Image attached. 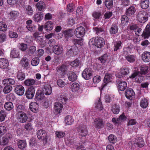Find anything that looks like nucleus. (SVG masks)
Returning a JSON list of instances; mask_svg holds the SVG:
<instances>
[{
  "instance_id": "obj_23",
  "label": "nucleus",
  "mask_w": 150,
  "mask_h": 150,
  "mask_svg": "<svg viewBox=\"0 0 150 150\" xmlns=\"http://www.w3.org/2000/svg\"><path fill=\"white\" fill-rule=\"evenodd\" d=\"M9 64L8 60L4 58L0 59V68L3 69H6Z\"/></svg>"
},
{
  "instance_id": "obj_52",
  "label": "nucleus",
  "mask_w": 150,
  "mask_h": 150,
  "mask_svg": "<svg viewBox=\"0 0 150 150\" xmlns=\"http://www.w3.org/2000/svg\"><path fill=\"white\" fill-rule=\"evenodd\" d=\"M59 99V101L63 104H66L68 100V98L66 96L63 94L60 95Z\"/></svg>"
},
{
  "instance_id": "obj_29",
  "label": "nucleus",
  "mask_w": 150,
  "mask_h": 150,
  "mask_svg": "<svg viewBox=\"0 0 150 150\" xmlns=\"http://www.w3.org/2000/svg\"><path fill=\"white\" fill-rule=\"evenodd\" d=\"M2 83L4 85L11 86L15 84V81L13 79L10 78L4 79Z\"/></svg>"
},
{
  "instance_id": "obj_64",
  "label": "nucleus",
  "mask_w": 150,
  "mask_h": 150,
  "mask_svg": "<svg viewBox=\"0 0 150 150\" xmlns=\"http://www.w3.org/2000/svg\"><path fill=\"white\" fill-rule=\"evenodd\" d=\"M6 86L3 89V92L5 93H9L12 90V86L5 85Z\"/></svg>"
},
{
  "instance_id": "obj_31",
  "label": "nucleus",
  "mask_w": 150,
  "mask_h": 150,
  "mask_svg": "<svg viewBox=\"0 0 150 150\" xmlns=\"http://www.w3.org/2000/svg\"><path fill=\"white\" fill-rule=\"evenodd\" d=\"M11 57L12 58H20L19 52L16 48L12 49L10 53Z\"/></svg>"
},
{
  "instance_id": "obj_20",
  "label": "nucleus",
  "mask_w": 150,
  "mask_h": 150,
  "mask_svg": "<svg viewBox=\"0 0 150 150\" xmlns=\"http://www.w3.org/2000/svg\"><path fill=\"white\" fill-rule=\"evenodd\" d=\"M141 58L143 61L145 62L150 61V52L144 51L142 54Z\"/></svg>"
},
{
  "instance_id": "obj_12",
  "label": "nucleus",
  "mask_w": 150,
  "mask_h": 150,
  "mask_svg": "<svg viewBox=\"0 0 150 150\" xmlns=\"http://www.w3.org/2000/svg\"><path fill=\"white\" fill-rule=\"evenodd\" d=\"M111 74L109 73L106 74L103 80V82L101 85L100 90H102L108 85L111 78Z\"/></svg>"
},
{
  "instance_id": "obj_41",
  "label": "nucleus",
  "mask_w": 150,
  "mask_h": 150,
  "mask_svg": "<svg viewBox=\"0 0 150 150\" xmlns=\"http://www.w3.org/2000/svg\"><path fill=\"white\" fill-rule=\"evenodd\" d=\"M122 47V44L120 40L117 41L114 44L113 47L114 51H117L120 49Z\"/></svg>"
},
{
  "instance_id": "obj_18",
  "label": "nucleus",
  "mask_w": 150,
  "mask_h": 150,
  "mask_svg": "<svg viewBox=\"0 0 150 150\" xmlns=\"http://www.w3.org/2000/svg\"><path fill=\"white\" fill-rule=\"evenodd\" d=\"M63 49L61 46L58 45H54L53 48V51L56 54L60 55L63 53Z\"/></svg>"
},
{
  "instance_id": "obj_3",
  "label": "nucleus",
  "mask_w": 150,
  "mask_h": 150,
  "mask_svg": "<svg viewBox=\"0 0 150 150\" xmlns=\"http://www.w3.org/2000/svg\"><path fill=\"white\" fill-rule=\"evenodd\" d=\"M82 77L85 79L88 80L92 77L93 70L89 68H86L82 73Z\"/></svg>"
},
{
  "instance_id": "obj_7",
  "label": "nucleus",
  "mask_w": 150,
  "mask_h": 150,
  "mask_svg": "<svg viewBox=\"0 0 150 150\" xmlns=\"http://www.w3.org/2000/svg\"><path fill=\"white\" fill-rule=\"evenodd\" d=\"M35 92V87L32 86L28 88L26 91L25 95L26 98L28 99H31L34 96Z\"/></svg>"
},
{
  "instance_id": "obj_37",
  "label": "nucleus",
  "mask_w": 150,
  "mask_h": 150,
  "mask_svg": "<svg viewBox=\"0 0 150 150\" xmlns=\"http://www.w3.org/2000/svg\"><path fill=\"white\" fill-rule=\"evenodd\" d=\"M36 7L39 11H44L45 8V5L43 1H40L36 5Z\"/></svg>"
},
{
  "instance_id": "obj_34",
  "label": "nucleus",
  "mask_w": 150,
  "mask_h": 150,
  "mask_svg": "<svg viewBox=\"0 0 150 150\" xmlns=\"http://www.w3.org/2000/svg\"><path fill=\"white\" fill-rule=\"evenodd\" d=\"M39 106L38 104L36 102H31L30 105V110L34 112H37Z\"/></svg>"
},
{
  "instance_id": "obj_35",
  "label": "nucleus",
  "mask_w": 150,
  "mask_h": 150,
  "mask_svg": "<svg viewBox=\"0 0 150 150\" xmlns=\"http://www.w3.org/2000/svg\"><path fill=\"white\" fill-rule=\"evenodd\" d=\"M53 28L52 22L49 21L46 22L44 25V29L46 31H49L52 30Z\"/></svg>"
},
{
  "instance_id": "obj_10",
  "label": "nucleus",
  "mask_w": 150,
  "mask_h": 150,
  "mask_svg": "<svg viewBox=\"0 0 150 150\" xmlns=\"http://www.w3.org/2000/svg\"><path fill=\"white\" fill-rule=\"evenodd\" d=\"M44 15V13L43 12H37L33 16V19L35 22H40L43 19Z\"/></svg>"
},
{
  "instance_id": "obj_57",
  "label": "nucleus",
  "mask_w": 150,
  "mask_h": 150,
  "mask_svg": "<svg viewBox=\"0 0 150 150\" xmlns=\"http://www.w3.org/2000/svg\"><path fill=\"white\" fill-rule=\"evenodd\" d=\"M7 26L6 23L3 21L0 22V30L4 32L6 31Z\"/></svg>"
},
{
  "instance_id": "obj_46",
  "label": "nucleus",
  "mask_w": 150,
  "mask_h": 150,
  "mask_svg": "<svg viewBox=\"0 0 150 150\" xmlns=\"http://www.w3.org/2000/svg\"><path fill=\"white\" fill-rule=\"evenodd\" d=\"M80 86L79 83L74 82L71 85V91L73 92H76L79 89Z\"/></svg>"
},
{
  "instance_id": "obj_1",
  "label": "nucleus",
  "mask_w": 150,
  "mask_h": 150,
  "mask_svg": "<svg viewBox=\"0 0 150 150\" xmlns=\"http://www.w3.org/2000/svg\"><path fill=\"white\" fill-rule=\"evenodd\" d=\"M89 45H94L98 48H101L105 45V41L104 39L101 37L93 38L90 40L88 42Z\"/></svg>"
},
{
  "instance_id": "obj_60",
  "label": "nucleus",
  "mask_w": 150,
  "mask_h": 150,
  "mask_svg": "<svg viewBox=\"0 0 150 150\" xmlns=\"http://www.w3.org/2000/svg\"><path fill=\"white\" fill-rule=\"evenodd\" d=\"M40 59L38 57L33 58L31 61V64L33 66H37L39 63Z\"/></svg>"
},
{
  "instance_id": "obj_22",
  "label": "nucleus",
  "mask_w": 150,
  "mask_h": 150,
  "mask_svg": "<svg viewBox=\"0 0 150 150\" xmlns=\"http://www.w3.org/2000/svg\"><path fill=\"white\" fill-rule=\"evenodd\" d=\"M149 99L148 98H144L141 99L140 102V105L143 109L147 108L149 104Z\"/></svg>"
},
{
  "instance_id": "obj_39",
  "label": "nucleus",
  "mask_w": 150,
  "mask_h": 150,
  "mask_svg": "<svg viewBox=\"0 0 150 150\" xmlns=\"http://www.w3.org/2000/svg\"><path fill=\"white\" fill-rule=\"evenodd\" d=\"M35 82L36 81L33 79L28 78L25 80L24 83L26 86H31L35 84Z\"/></svg>"
},
{
  "instance_id": "obj_11",
  "label": "nucleus",
  "mask_w": 150,
  "mask_h": 150,
  "mask_svg": "<svg viewBox=\"0 0 150 150\" xmlns=\"http://www.w3.org/2000/svg\"><path fill=\"white\" fill-rule=\"evenodd\" d=\"M78 130L79 134L82 137L85 136L87 134V130L86 127L84 125H79Z\"/></svg>"
},
{
  "instance_id": "obj_58",
  "label": "nucleus",
  "mask_w": 150,
  "mask_h": 150,
  "mask_svg": "<svg viewBox=\"0 0 150 150\" xmlns=\"http://www.w3.org/2000/svg\"><path fill=\"white\" fill-rule=\"evenodd\" d=\"M6 116V113L5 110H1L0 111V121H4Z\"/></svg>"
},
{
  "instance_id": "obj_61",
  "label": "nucleus",
  "mask_w": 150,
  "mask_h": 150,
  "mask_svg": "<svg viewBox=\"0 0 150 150\" xmlns=\"http://www.w3.org/2000/svg\"><path fill=\"white\" fill-rule=\"evenodd\" d=\"M108 55L107 54H105L99 58V60L100 61L102 64H104L108 59Z\"/></svg>"
},
{
  "instance_id": "obj_40",
  "label": "nucleus",
  "mask_w": 150,
  "mask_h": 150,
  "mask_svg": "<svg viewBox=\"0 0 150 150\" xmlns=\"http://www.w3.org/2000/svg\"><path fill=\"white\" fill-rule=\"evenodd\" d=\"M120 109V108L119 105L114 104L112 106L111 110L114 114H117L119 112Z\"/></svg>"
},
{
  "instance_id": "obj_17",
  "label": "nucleus",
  "mask_w": 150,
  "mask_h": 150,
  "mask_svg": "<svg viewBox=\"0 0 150 150\" xmlns=\"http://www.w3.org/2000/svg\"><path fill=\"white\" fill-rule=\"evenodd\" d=\"M14 91L18 95L22 96L23 94L24 93V88L21 85H17L16 86L14 89Z\"/></svg>"
},
{
  "instance_id": "obj_30",
  "label": "nucleus",
  "mask_w": 150,
  "mask_h": 150,
  "mask_svg": "<svg viewBox=\"0 0 150 150\" xmlns=\"http://www.w3.org/2000/svg\"><path fill=\"white\" fill-rule=\"evenodd\" d=\"M148 66L146 65H142L140 67V71L139 73L141 75H145L148 72Z\"/></svg>"
},
{
  "instance_id": "obj_24",
  "label": "nucleus",
  "mask_w": 150,
  "mask_h": 150,
  "mask_svg": "<svg viewBox=\"0 0 150 150\" xmlns=\"http://www.w3.org/2000/svg\"><path fill=\"white\" fill-rule=\"evenodd\" d=\"M134 142V144L140 148L142 147L144 145L145 143L144 140L141 137H139L135 139Z\"/></svg>"
},
{
  "instance_id": "obj_59",
  "label": "nucleus",
  "mask_w": 150,
  "mask_h": 150,
  "mask_svg": "<svg viewBox=\"0 0 150 150\" xmlns=\"http://www.w3.org/2000/svg\"><path fill=\"white\" fill-rule=\"evenodd\" d=\"M108 140L111 143L114 144L117 141V138L114 135L110 134L108 137Z\"/></svg>"
},
{
  "instance_id": "obj_2",
  "label": "nucleus",
  "mask_w": 150,
  "mask_h": 150,
  "mask_svg": "<svg viewBox=\"0 0 150 150\" xmlns=\"http://www.w3.org/2000/svg\"><path fill=\"white\" fill-rule=\"evenodd\" d=\"M148 17L147 13L144 10L139 11L137 16V20L140 23H142L146 22L148 19Z\"/></svg>"
},
{
  "instance_id": "obj_51",
  "label": "nucleus",
  "mask_w": 150,
  "mask_h": 150,
  "mask_svg": "<svg viewBox=\"0 0 150 150\" xmlns=\"http://www.w3.org/2000/svg\"><path fill=\"white\" fill-rule=\"evenodd\" d=\"M25 74L24 73L21 71H18V72L17 78L18 81H22L25 78Z\"/></svg>"
},
{
  "instance_id": "obj_47",
  "label": "nucleus",
  "mask_w": 150,
  "mask_h": 150,
  "mask_svg": "<svg viewBox=\"0 0 150 150\" xmlns=\"http://www.w3.org/2000/svg\"><path fill=\"white\" fill-rule=\"evenodd\" d=\"M125 57L127 61L132 63L135 61V56L133 54H128L125 56Z\"/></svg>"
},
{
  "instance_id": "obj_8",
  "label": "nucleus",
  "mask_w": 150,
  "mask_h": 150,
  "mask_svg": "<svg viewBox=\"0 0 150 150\" xmlns=\"http://www.w3.org/2000/svg\"><path fill=\"white\" fill-rule=\"evenodd\" d=\"M125 95L126 98L130 100H132L135 98V93L131 88L127 89L125 92Z\"/></svg>"
},
{
  "instance_id": "obj_6",
  "label": "nucleus",
  "mask_w": 150,
  "mask_h": 150,
  "mask_svg": "<svg viewBox=\"0 0 150 150\" xmlns=\"http://www.w3.org/2000/svg\"><path fill=\"white\" fill-rule=\"evenodd\" d=\"M126 119V117L124 113L123 112L117 119L115 117L112 118V121L114 125H119L121 122L125 120Z\"/></svg>"
},
{
  "instance_id": "obj_13",
  "label": "nucleus",
  "mask_w": 150,
  "mask_h": 150,
  "mask_svg": "<svg viewBox=\"0 0 150 150\" xmlns=\"http://www.w3.org/2000/svg\"><path fill=\"white\" fill-rule=\"evenodd\" d=\"M117 83H118V89L120 91H124L126 88L127 83L125 81H122L121 79L118 80Z\"/></svg>"
},
{
  "instance_id": "obj_43",
  "label": "nucleus",
  "mask_w": 150,
  "mask_h": 150,
  "mask_svg": "<svg viewBox=\"0 0 150 150\" xmlns=\"http://www.w3.org/2000/svg\"><path fill=\"white\" fill-rule=\"evenodd\" d=\"M64 121L66 124L71 125L73 123L74 120L71 116L67 115L65 117Z\"/></svg>"
},
{
  "instance_id": "obj_49",
  "label": "nucleus",
  "mask_w": 150,
  "mask_h": 150,
  "mask_svg": "<svg viewBox=\"0 0 150 150\" xmlns=\"http://www.w3.org/2000/svg\"><path fill=\"white\" fill-rule=\"evenodd\" d=\"M21 64L25 68L28 66L29 63L28 59L26 57H24L21 61Z\"/></svg>"
},
{
  "instance_id": "obj_5",
  "label": "nucleus",
  "mask_w": 150,
  "mask_h": 150,
  "mask_svg": "<svg viewBox=\"0 0 150 150\" xmlns=\"http://www.w3.org/2000/svg\"><path fill=\"white\" fill-rule=\"evenodd\" d=\"M85 33V29L82 26L78 27L74 31L75 35L78 38H81L83 37L84 36Z\"/></svg>"
},
{
  "instance_id": "obj_45",
  "label": "nucleus",
  "mask_w": 150,
  "mask_h": 150,
  "mask_svg": "<svg viewBox=\"0 0 150 150\" xmlns=\"http://www.w3.org/2000/svg\"><path fill=\"white\" fill-rule=\"evenodd\" d=\"M5 109L7 110L10 111L13 108V103L10 101L6 102L4 105Z\"/></svg>"
},
{
  "instance_id": "obj_56",
  "label": "nucleus",
  "mask_w": 150,
  "mask_h": 150,
  "mask_svg": "<svg viewBox=\"0 0 150 150\" xmlns=\"http://www.w3.org/2000/svg\"><path fill=\"white\" fill-rule=\"evenodd\" d=\"M79 39H74L72 40L73 44L76 46L77 45L81 46L83 45L82 39L81 38Z\"/></svg>"
},
{
  "instance_id": "obj_32",
  "label": "nucleus",
  "mask_w": 150,
  "mask_h": 150,
  "mask_svg": "<svg viewBox=\"0 0 150 150\" xmlns=\"http://www.w3.org/2000/svg\"><path fill=\"white\" fill-rule=\"evenodd\" d=\"M69 80L73 82L76 81L77 79V76L76 74L74 72L70 71L67 74Z\"/></svg>"
},
{
  "instance_id": "obj_21",
  "label": "nucleus",
  "mask_w": 150,
  "mask_h": 150,
  "mask_svg": "<svg viewBox=\"0 0 150 150\" xmlns=\"http://www.w3.org/2000/svg\"><path fill=\"white\" fill-rule=\"evenodd\" d=\"M11 137V135L8 133L4 136L2 138V140L0 141V144L3 145L7 144L9 140Z\"/></svg>"
},
{
  "instance_id": "obj_28",
  "label": "nucleus",
  "mask_w": 150,
  "mask_h": 150,
  "mask_svg": "<svg viewBox=\"0 0 150 150\" xmlns=\"http://www.w3.org/2000/svg\"><path fill=\"white\" fill-rule=\"evenodd\" d=\"M44 97V93L42 91L38 90L37 91L35 97V99L36 101L41 100L43 99Z\"/></svg>"
},
{
  "instance_id": "obj_25",
  "label": "nucleus",
  "mask_w": 150,
  "mask_h": 150,
  "mask_svg": "<svg viewBox=\"0 0 150 150\" xmlns=\"http://www.w3.org/2000/svg\"><path fill=\"white\" fill-rule=\"evenodd\" d=\"M19 13L17 11H12L8 14V18L10 20L15 19L19 16Z\"/></svg>"
},
{
  "instance_id": "obj_50",
  "label": "nucleus",
  "mask_w": 150,
  "mask_h": 150,
  "mask_svg": "<svg viewBox=\"0 0 150 150\" xmlns=\"http://www.w3.org/2000/svg\"><path fill=\"white\" fill-rule=\"evenodd\" d=\"M25 12L29 16H32L33 14V10L32 7L29 5L26 6L25 7Z\"/></svg>"
},
{
  "instance_id": "obj_54",
  "label": "nucleus",
  "mask_w": 150,
  "mask_h": 150,
  "mask_svg": "<svg viewBox=\"0 0 150 150\" xmlns=\"http://www.w3.org/2000/svg\"><path fill=\"white\" fill-rule=\"evenodd\" d=\"M104 4L107 8L110 9L112 7L113 5L112 0H105Z\"/></svg>"
},
{
  "instance_id": "obj_27",
  "label": "nucleus",
  "mask_w": 150,
  "mask_h": 150,
  "mask_svg": "<svg viewBox=\"0 0 150 150\" xmlns=\"http://www.w3.org/2000/svg\"><path fill=\"white\" fill-rule=\"evenodd\" d=\"M119 28L117 24H113L109 29L110 33L111 35L116 34L118 31Z\"/></svg>"
},
{
  "instance_id": "obj_38",
  "label": "nucleus",
  "mask_w": 150,
  "mask_h": 150,
  "mask_svg": "<svg viewBox=\"0 0 150 150\" xmlns=\"http://www.w3.org/2000/svg\"><path fill=\"white\" fill-rule=\"evenodd\" d=\"M127 16L125 14V15H122L121 18V24L123 26L127 25L129 22V19Z\"/></svg>"
},
{
  "instance_id": "obj_44",
  "label": "nucleus",
  "mask_w": 150,
  "mask_h": 150,
  "mask_svg": "<svg viewBox=\"0 0 150 150\" xmlns=\"http://www.w3.org/2000/svg\"><path fill=\"white\" fill-rule=\"evenodd\" d=\"M18 145L19 148L23 150L26 147L27 144L25 141L20 140L18 142Z\"/></svg>"
},
{
  "instance_id": "obj_55",
  "label": "nucleus",
  "mask_w": 150,
  "mask_h": 150,
  "mask_svg": "<svg viewBox=\"0 0 150 150\" xmlns=\"http://www.w3.org/2000/svg\"><path fill=\"white\" fill-rule=\"evenodd\" d=\"M93 29L96 32V33L98 35H100L104 33V29L101 28L95 27L93 28Z\"/></svg>"
},
{
  "instance_id": "obj_9",
  "label": "nucleus",
  "mask_w": 150,
  "mask_h": 150,
  "mask_svg": "<svg viewBox=\"0 0 150 150\" xmlns=\"http://www.w3.org/2000/svg\"><path fill=\"white\" fill-rule=\"evenodd\" d=\"M129 72V68L124 67L120 69V71L116 74V76L119 78L122 77L128 74Z\"/></svg>"
},
{
  "instance_id": "obj_53",
  "label": "nucleus",
  "mask_w": 150,
  "mask_h": 150,
  "mask_svg": "<svg viewBox=\"0 0 150 150\" xmlns=\"http://www.w3.org/2000/svg\"><path fill=\"white\" fill-rule=\"evenodd\" d=\"M77 51L72 48L68 50L67 53V54L70 57L75 56L77 55Z\"/></svg>"
},
{
  "instance_id": "obj_48",
  "label": "nucleus",
  "mask_w": 150,
  "mask_h": 150,
  "mask_svg": "<svg viewBox=\"0 0 150 150\" xmlns=\"http://www.w3.org/2000/svg\"><path fill=\"white\" fill-rule=\"evenodd\" d=\"M132 51V49L129 46L124 47L123 50V54L124 56L128 55L129 53L131 52Z\"/></svg>"
},
{
  "instance_id": "obj_36",
  "label": "nucleus",
  "mask_w": 150,
  "mask_h": 150,
  "mask_svg": "<svg viewBox=\"0 0 150 150\" xmlns=\"http://www.w3.org/2000/svg\"><path fill=\"white\" fill-rule=\"evenodd\" d=\"M67 67L66 64H63L57 69L58 72H59L62 74H64L67 71Z\"/></svg>"
},
{
  "instance_id": "obj_4",
  "label": "nucleus",
  "mask_w": 150,
  "mask_h": 150,
  "mask_svg": "<svg viewBox=\"0 0 150 150\" xmlns=\"http://www.w3.org/2000/svg\"><path fill=\"white\" fill-rule=\"evenodd\" d=\"M38 138L44 141V142L46 143L47 140V136L46 131L43 129L38 130L37 132Z\"/></svg>"
},
{
  "instance_id": "obj_19",
  "label": "nucleus",
  "mask_w": 150,
  "mask_h": 150,
  "mask_svg": "<svg viewBox=\"0 0 150 150\" xmlns=\"http://www.w3.org/2000/svg\"><path fill=\"white\" fill-rule=\"evenodd\" d=\"M54 110L56 114H58L62 111L63 106L62 104L59 102L55 103L54 104Z\"/></svg>"
},
{
  "instance_id": "obj_26",
  "label": "nucleus",
  "mask_w": 150,
  "mask_h": 150,
  "mask_svg": "<svg viewBox=\"0 0 150 150\" xmlns=\"http://www.w3.org/2000/svg\"><path fill=\"white\" fill-rule=\"evenodd\" d=\"M136 12L134 7L131 6L126 9L125 14L128 16H132Z\"/></svg>"
},
{
  "instance_id": "obj_16",
  "label": "nucleus",
  "mask_w": 150,
  "mask_h": 150,
  "mask_svg": "<svg viewBox=\"0 0 150 150\" xmlns=\"http://www.w3.org/2000/svg\"><path fill=\"white\" fill-rule=\"evenodd\" d=\"M94 126L96 128L100 129L103 128L104 123L102 119L96 118L94 120Z\"/></svg>"
},
{
  "instance_id": "obj_15",
  "label": "nucleus",
  "mask_w": 150,
  "mask_h": 150,
  "mask_svg": "<svg viewBox=\"0 0 150 150\" xmlns=\"http://www.w3.org/2000/svg\"><path fill=\"white\" fill-rule=\"evenodd\" d=\"M43 93L46 95H49L52 92V88L51 86L49 84H45L42 88Z\"/></svg>"
},
{
  "instance_id": "obj_62",
  "label": "nucleus",
  "mask_w": 150,
  "mask_h": 150,
  "mask_svg": "<svg viewBox=\"0 0 150 150\" xmlns=\"http://www.w3.org/2000/svg\"><path fill=\"white\" fill-rule=\"evenodd\" d=\"M8 35L11 38H16L18 37L17 33L12 31H9L8 32Z\"/></svg>"
},
{
  "instance_id": "obj_33",
  "label": "nucleus",
  "mask_w": 150,
  "mask_h": 150,
  "mask_svg": "<svg viewBox=\"0 0 150 150\" xmlns=\"http://www.w3.org/2000/svg\"><path fill=\"white\" fill-rule=\"evenodd\" d=\"M140 4L142 8L146 9L149 7V0H141Z\"/></svg>"
},
{
  "instance_id": "obj_14",
  "label": "nucleus",
  "mask_w": 150,
  "mask_h": 150,
  "mask_svg": "<svg viewBox=\"0 0 150 150\" xmlns=\"http://www.w3.org/2000/svg\"><path fill=\"white\" fill-rule=\"evenodd\" d=\"M17 118L21 123H24L26 122L28 118L27 114L24 112H21L17 114Z\"/></svg>"
},
{
  "instance_id": "obj_42",
  "label": "nucleus",
  "mask_w": 150,
  "mask_h": 150,
  "mask_svg": "<svg viewBox=\"0 0 150 150\" xmlns=\"http://www.w3.org/2000/svg\"><path fill=\"white\" fill-rule=\"evenodd\" d=\"M64 34L65 38L67 39L71 37L73 35V31L72 29H69L68 30H65L64 31ZM68 41V40H67Z\"/></svg>"
},
{
  "instance_id": "obj_63",
  "label": "nucleus",
  "mask_w": 150,
  "mask_h": 150,
  "mask_svg": "<svg viewBox=\"0 0 150 150\" xmlns=\"http://www.w3.org/2000/svg\"><path fill=\"white\" fill-rule=\"evenodd\" d=\"M57 83V85L60 88H63L66 85L65 82L61 79L58 80Z\"/></svg>"
}]
</instances>
